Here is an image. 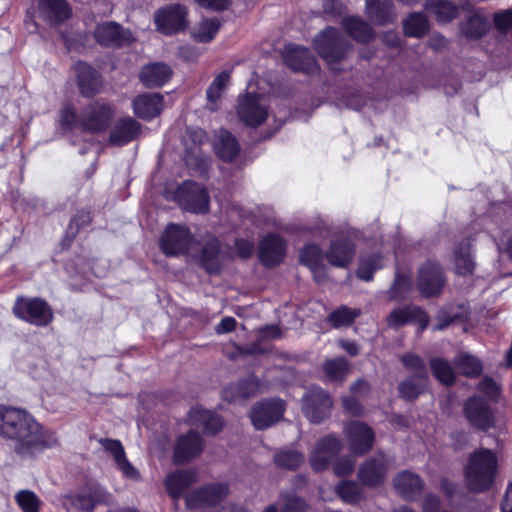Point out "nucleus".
I'll list each match as a JSON object with an SVG mask.
<instances>
[{
  "mask_svg": "<svg viewBox=\"0 0 512 512\" xmlns=\"http://www.w3.org/2000/svg\"><path fill=\"white\" fill-rule=\"evenodd\" d=\"M140 129V124L131 117L120 119L112 129L109 141L113 145H125L140 133Z\"/></svg>",
  "mask_w": 512,
  "mask_h": 512,
  "instance_id": "cd10ccee",
  "label": "nucleus"
},
{
  "mask_svg": "<svg viewBox=\"0 0 512 512\" xmlns=\"http://www.w3.org/2000/svg\"><path fill=\"white\" fill-rule=\"evenodd\" d=\"M227 494V485L213 484L191 492L186 497V504L191 509L215 505L227 496Z\"/></svg>",
  "mask_w": 512,
  "mask_h": 512,
  "instance_id": "dca6fc26",
  "label": "nucleus"
},
{
  "mask_svg": "<svg viewBox=\"0 0 512 512\" xmlns=\"http://www.w3.org/2000/svg\"><path fill=\"white\" fill-rule=\"evenodd\" d=\"M196 480L192 470H179L169 474L165 481L166 490L173 498L181 496L182 492Z\"/></svg>",
  "mask_w": 512,
  "mask_h": 512,
  "instance_id": "473e14b6",
  "label": "nucleus"
},
{
  "mask_svg": "<svg viewBox=\"0 0 512 512\" xmlns=\"http://www.w3.org/2000/svg\"><path fill=\"white\" fill-rule=\"evenodd\" d=\"M172 74L173 71L168 64L154 62L141 68L139 78L147 88H156L165 85L171 79Z\"/></svg>",
  "mask_w": 512,
  "mask_h": 512,
  "instance_id": "4be33fe9",
  "label": "nucleus"
},
{
  "mask_svg": "<svg viewBox=\"0 0 512 512\" xmlns=\"http://www.w3.org/2000/svg\"><path fill=\"white\" fill-rule=\"evenodd\" d=\"M465 413L469 422L475 427L487 429L492 426L493 414L488 404L478 397H471L466 402Z\"/></svg>",
  "mask_w": 512,
  "mask_h": 512,
  "instance_id": "393cba45",
  "label": "nucleus"
},
{
  "mask_svg": "<svg viewBox=\"0 0 512 512\" xmlns=\"http://www.w3.org/2000/svg\"><path fill=\"white\" fill-rule=\"evenodd\" d=\"M75 68L80 92L87 97L98 93L102 86L98 73L88 64L82 62L78 63Z\"/></svg>",
  "mask_w": 512,
  "mask_h": 512,
  "instance_id": "bb28decb",
  "label": "nucleus"
},
{
  "mask_svg": "<svg viewBox=\"0 0 512 512\" xmlns=\"http://www.w3.org/2000/svg\"><path fill=\"white\" fill-rule=\"evenodd\" d=\"M458 369L466 376L474 377L481 373L482 364L476 357L468 354H461L455 359Z\"/></svg>",
  "mask_w": 512,
  "mask_h": 512,
  "instance_id": "8fccbe9b",
  "label": "nucleus"
},
{
  "mask_svg": "<svg viewBox=\"0 0 512 512\" xmlns=\"http://www.w3.org/2000/svg\"><path fill=\"white\" fill-rule=\"evenodd\" d=\"M230 75L227 72H221L218 74L206 91L207 96V107L210 110H216L218 108V102L220 101L222 94L227 87Z\"/></svg>",
  "mask_w": 512,
  "mask_h": 512,
  "instance_id": "58836bf2",
  "label": "nucleus"
},
{
  "mask_svg": "<svg viewBox=\"0 0 512 512\" xmlns=\"http://www.w3.org/2000/svg\"><path fill=\"white\" fill-rule=\"evenodd\" d=\"M112 115L113 111L109 105L102 101H96L83 111L80 126L87 131H101L108 126Z\"/></svg>",
  "mask_w": 512,
  "mask_h": 512,
  "instance_id": "4468645a",
  "label": "nucleus"
},
{
  "mask_svg": "<svg viewBox=\"0 0 512 512\" xmlns=\"http://www.w3.org/2000/svg\"><path fill=\"white\" fill-rule=\"evenodd\" d=\"M197 258L200 265L209 273L217 272L222 258L219 241L215 237H208Z\"/></svg>",
  "mask_w": 512,
  "mask_h": 512,
  "instance_id": "c85d7f7f",
  "label": "nucleus"
},
{
  "mask_svg": "<svg viewBox=\"0 0 512 512\" xmlns=\"http://www.w3.org/2000/svg\"><path fill=\"white\" fill-rule=\"evenodd\" d=\"M413 311L409 308L392 311L387 319L390 326H401L412 319Z\"/></svg>",
  "mask_w": 512,
  "mask_h": 512,
  "instance_id": "bf43d9fd",
  "label": "nucleus"
},
{
  "mask_svg": "<svg viewBox=\"0 0 512 512\" xmlns=\"http://www.w3.org/2000/svg\"><path fill=\"white\" fill-rule=\"evenodd\" d=\"M284 410V402L282 400H264L258 402L253 407L250 418L256 429H266L283 416Z\"/></svg>",
  "mask_w": 512,
  "mask_h": 512,
  "instance_id": "f8f14e48",
  "label": "nucleus"
},
{
  "mask_svg": "<svg viewBox=\"0 0 512 512\" xmlns=\"http://www.w3.org/2000/svg\"><path fill=\"white\" fill-rule=\"evenodd\" d=\"M427 30L428 20L422 13H412L404 21V31L408 36L421 37Z\"/></svg>",
  "mask_w": 512,
  "mask_h": 512,
  "instance_id": "a18cd8bd",
  "label": "nucleus"
},
{
  "mask_svg": "<svg viewBox=\"0 0 512 512\" xmlns=\"http://www.w3.org/2000/svg\"><path fill=\"white\" fill-rule=\"evenodd\" d=\"M435 378L444 385H451L455 380V374L450 364L440 358L432 359L430 362Z\"/></svg>",
  "mask_w": 512,
  "mask_h": 512,
  "instance_id": "09e8293b",
  "label": "nucleus"
},
{
  "mask_svg": "<svg viewBox=\"0 0 512 512\" xmlns=\"http://www.w3.org/2000/svg\"><path fill=\"white\" fill-rule=\"evenodd\" d=\"M237 254L241 258H248L254 251V244L247 240H237L235 243Z\"/></svg>",
  "mask_w": 512,
  "mask_h": 512,
  "instance_id": "338daca9",
  "label": "nucleus"
},
{
  "mask_svg": "<svg viewBox=\"0 0 512 512\" xmlns=\"http://www.w3.org/2000/svg\"><path fill=\"white\" fill-rule=\"evenodd\" d=\"M100 444L104 450L113 457L117 468L124 477L132 480H138L140 478L138 470L127 459L124 447L119 440L101 439Z\"/></svg>",
  "mask_w": 512,
  "mask_h": 512,
  "instance_id": "aec40b11",
  "label": "nucleus"
},
{
  "mask_svg": "<svg viewBox=\"0 0 512 512\" xmlns=\"http://www.w3.org/2000/svg\"><path fill=\"white\" fill-rule=\"evenodd\" d=\"M319 55L329 65L340 62L346 54L347 45L335 28L329 27L322 31L314 40Z\"/></svg>",
  "mask_w": 512,
  "mask_h": 512,
  "instance_id": "423d86ee",
  "label": "nucleus"
},
{
  "mask_svg": "<svg viewBox=\"0 0 512 512\" xmlns=\"http://www.w3.org/2000/svg\"><path fill=\"white\" fill-rule=\"evenodd\" d=\"M426 382L427 376H413L409 380L400 384V395L407 400L415 399L424 390Z\"/></svg>",
  "mask_w": 512,
  "mask_h": 512,
  "instance_id": "49530a36",
  "label": "nucleus"
},
{
  "mask_svg": "<svg viewBox=\"0 0 512 512\" xmlns=\"http://www.w3.org/2000/svg\"><path fill=\"white\" fill-rule=\"evenodd\" d=\"M219 28L220 23L217 19H204L193 27L191 34L196 41L207 43L215 37Z\"/></svg>",
  "mask_w": 512,
  "mask_h": 512,
  "instance_id": "79ce46f5",
  "label": "nucleus"
},
{
  "mask_svg": "<svg viewBox=\"0 0 512 512\" xmlns=\"http://www.w3.org/2000/svg\"><path fill=\"white\" fill-rule=\"evenodd\" d=\"M454 262L457 274L467 275L473 272L475 263L472 259L469 242H463L458 245L454 252Z\"/></svg>",
  "mask_w": 512,
  "mask_h": 512,
  "instance_id": "e433bc0d",
  "label": "nucleus"
},
{
  "mask_svg": "<svg viewBox=\"0 0 512 512\" xmlns=\"http://www.w3.org/2000/svg\"><path fill=\"white\" fill-rule=\"evenodd\" d=\"M382 266V258L379 255L361 257L357 269V276L362 280L370 281L373 278L374 272Z\"/></svg>",
  "mask_w": 512,
  "mask_h": 512,
  "instance_id": "de8ad7c7",
  "label": "nucleus"
},
{
  "mask_svg": "<svg viewBox=\"0 0 512 512\" xmlns=\"http://www.w3.org/2000/svg\"><path fill=\"white\" fill-rule=\"evenodd\" d=\"M302 408L311 422L320 423L330 415L332 400L322 388L315 387L303 397Z\"/></svg>",
  "mask_w": 512,
  "mask_h": 512,
  "instance_id": "9d476101",
  "label": "nucleus"
},
{
  "mask_svg": "<svg viewBox=\"0 0 512 512\" xmlns=\"http://www.w3.org/2000/svg\"><path fill=\"white\" fill-rule=\"evenodd\" d=\"M270 114V99L267 95L247 93L239 97L237 115L246 126L257 127L264 123Z\"/></svg>",
  "mask_w": 512,
  "mask_h": 512,
  "instance_id": "7ed1b4c3",
  "label": "nucleus"
},
{
  "mask_svg": "<svg viewBox=\"0 0 512 512\" xmlns=\"http://www.w3.org/2000/svg\"><path fill=\"white\" fill-rule=\"evenodd\" d=\"M323 370L330 381H342L349 372V364L344 358L327 360Z\"/></svg>",
  "mask_w": 512,
  "mask_h": 512,
  "instance_id": "c03bdc74",
  "label": "nucleus"
},
{
  "mask_svg": "<svg viewBox=\"0 0 512 512\" xmlns=\"http://www.w3.org/2000/svg\"><path fill=\"white\" fill-rule=\"evenodd\" d=\"M444 283L442 269L437 263L428 261L420 268L418 287L424 296L430 297L439 294Z\"/></svg>",
  "mask_w": 512,
  "mask_h": 512,
  "instance_id": "2eb2a0df",
  "label": "nucleus"
},
{
  "mask_svg": "<svg viewBox=\"0 0 512 512\" xmlns=\"http://www.w3.org/2000/svg\"><path fill=\"white\" fill-rule=\"evenodd\" d=\"M425 9L435 15L439 22H449L457 14L455 5L447 0H427Z\"/></svg>",
  "mask_w": 512,
  "mask_h": 512,
  "instance_id": "ea45409f",
  "label": "nucleus"
},
{
  "mask_svg": "<svg viewBox=\"0 0 512 512\" xmlns=\"http://www.w3.org/2000/svg\"><path fill=\"white\" fill-rule=\"evenodd\" d=\"M94 35L96 40L105 46H120L132 39L130 32L122 30L114 22L99 24L94 31Z\"/></svg>",
  "mask_w": 512,
  "mask_h": 512,
  "instance_id": "a878e982",
  "label": "nucleus"
},
{
  "mask_svg": "<svg viewBox=\"0 0 512 512\" xmlns=\"http://www.w3.org/2000/svg\"><path fill=\"white\" fill-rule=\"evenodd\" d=\"M401 360L405 367L411 369L415 373L414 376H427L425 364L420 357L413 354H407L404 355Z\"/></svg>",
  "mask_w": 512,
  "mask_h": 512,
  "instance_id": "13d9d810",
  "label": "nucleus"
},
{
  "mask_svg": "<svg viewBox=\"0 0 512 512\" xmlns=\"http://www.w3.org/2000/svg\"><path fill=\"white\" fill-rule=\"evenodd\" d=\"M14 314L36 326H46L52 319L53 314L45 301L39 298H17L14 308Z\"/></svg>",
  "mask_w": 512,
  "mask_h": 512,
  "instance_id": "39448f33",
  "label": "nucleus"
},
{
  "mask_svg": "<svg viewBox=\"0 0 512 512\" xmlns=\"http://www.w3.org/2000/svg\"><path fill=\"white\" fill-rule=\"evenodd\" d=\"M134 114L143 120L149 121L157 117L164 107V98L157 93H144L138 95L132 103Z\"/></svg>",
  "mask_w": 512,
  "mask_h": 512,
  "instance_id": "a211bd4d",
  "label": "nucleus"
},
{
  "mask_svg": "<svg viewBox=\"0 0 512 512\" xmlns=\"http://www.w3.org/2000/svg\"><path fill=\"white\" fill-rule=\"evenodd\" d=\"M285 241L276 234H269L259 243V259L267 267L280 263L285 256Z\"/></svg>",
  "mask_w": 512,
  "mask_h": 512,
  "instance_id": "f3484780",
  "label": "nucleus"
},
{
  "mask_svg": "<svg viewBox=\"0 0 512 512\" xmlns=\"http://www.w3.org/2000/svg\"><path fill=\"white\" fill-rule=\"evenodd\" d=\"M423 481L421 478L410 471L399 473L394 479L395 489L405 498L412 499L423 489Z\"/></svg>",
  "mask_w": 512,
  "mask_h": 512,
  "instance_id": "2f4dec72",
  "label": "nucleus"
},
{
  "mask_svg": "<svg viewBox=\"0 0 512 512\" xmlns=\"http://www.w3.org/2000/svg\"><path fill=\"white\" fill-rule=\"evenodd\" d=\"M497 471V458L487 449L475 451L468 460L465 468V480L471 492H482L494 483Z\"/></svg>",
  "mask_w": 512,
  "mask_h": 512,
  "instance_id": "f03ea898",
  "label": "nucleus"
},
{
  "mask_svg": "<svg viewBox=\"0 0 512 512\" xmlns=\"http://www.w3.org/2000/svg\"><path fill=\"white\" fill-rule=\"evenodd\" d=\"M343 406L345 410L355 416H359L363 413V408L358 400L353 396L343 398Z\"/></svg>",
  "mask_w": 512,
  "mask_h": 512,
  "instance_id": "69168bd1",
  "label": "nucleus"
},
{
  "mask_svg": "<svg viewBox=\"0 0 512 512\" xmlns=\"http://www.w3.org/2000/svg\"><path fill=\"white\" fill-rule=\"evenodd\" d=\"M200 6L211 10H224L229 5V0H195Z\"/></svg>",
  "mask_w": 512,
  "mask_h": 512,
  "instance_id": "774afa93",
  "label": "nucleus"
},
{
  "mask_svg": "<svg viewBox=\"0 0 512 512\" xmlns=\"http://www.w3.org/2000/svg\"><path fill=\"white\" fill-rule=\"evenodd\" d=\"M59 123L65 129H75L80 126V118L77 117L75 110L67 105L60 112Z\"/></svg>",
  "mask_w": 512,
  "mask_h": 512,
  "instance_id": "4d7b16f0",
  "label": "nucleus"
},
{
  "mask_svg": "<svg viewBox=\"0 0 512 512\" xmlns=\"http://www.w3.org/2000/svg\"><path fill=\"white\" fill-rule=\"evenodd\" d=\"M176 198L182 209L193 213L208 211L210 197L206 189L195 182L186 181L176 191Z\"/></svg>",
  "mask_w": 512,
  "mask_h": 512,
  "instance_id": "0eeeda50",
  "label": "nucleus"
},
{
  "mask_svg": "<svg viewBox=\"0 0 512 512\" xmlns=\"http://www.w3.org/2000/svg\"><path fill=\"white\" fill-rule=\"evenodd\" d=\"M217 155L224 161H232L239 153V145L235 137L226 130H220L214 141Z\"/></svg>",
  "mask_w": 512,
  "mask_h": 512,
  "instance_id": "72a5a7b5",
  "label": "nucleus"
},
{
  "mask_svg": "<svg viewBox=\"0 0 512 512\" xmlns=\"http://www.w3.org/2000/svg\"><path fill=\"white\" fill-rule=\"evenodd\" d=\"M343 26L359 42H368L373 37L372 28L358 17L350 16L344 18Z\"/></svg>",
  "mask_w": 512,
  "mask_h": 512,
  "instance_id": "4c0bfd02",
  "label": "nucleus"
},
{
  "mask_svg": "<svg viewBox=\"0 0 512 512\" xmlns=\"http://www.w3.org/2000/svg\"><path fill=\"white\" fill-rule=\"evenodd\" d=\"M387 469V460L380 454L360 466L358 478L366 486H376L385 479Z\"/></svg>",
  "mask_w": 512,
  "mask_h": 512,
  "instance_id": "6ab92c4d",
  "label": "nucleus"
},
{
  "mask_svg": "<svg viewBox=\"0 0 512 512\" xmlns=\"http://www.w3.org/2000/svg\"><path fill=\"white\" fill-rule=\"evenodd\" d=\"M110 495L99 484H87L74 493L62 497V505L67 511L72 509L92 511L97 505L107 503Z\"/></svg>",
  "mask_w": 512,
  "mask_h": 512,
  "instance_id": "20e7f679",
  "label": "nucleus"
},
{
  "mask_svg": "<svg viewBox=\"0 0 512 512\" xmlns=\"http://www.w3.org/2000/svg\"><path fill=\"white\" fill-rule=\"evenodd\" d=\"M274 459L278 466L286 469H295L304 461L303 455L294 450L279 452L275 455Z\"/></svg>",
  "mask_w": 512,
  "mask_h": 512,
  "instance_id": "5fc2aeb1",
  "label": "nucleus"
},
{
  "mask_svg": "<svg viewBox=\"0 0 512 512\" xmlns=\"http://www.w3.org/2000/svg\"><path fill=\"white\" fill-rule=\"evenodd\" d=\"M341 440L335 436L328 435L320 439L310 454V465L315 471H322L328 468L331 459L340 452Z\"/></svg>",
  "mask_w": 512,
  "mask_h": 512,
  "instance_id": "ddd939ff",
  "label": "nucleus"
},
{
  "mask_svg": "<svg viewBox=\"0 0 512 512\" xmlns=\"http://www.w3.org/2000/svg\"><path fill=\"white\" fill-rule=\"evenodd\" d=\"M359 315V309H351L349 307L342 306L329 315V322L336 328L347 326L350 325Z\"/></svg>",
  "mask_w": 512,
  "mask_h": 512,
  "instance_id": "3c124183",
  "label": "nucleus"
},
{
  "mask_svg": "<svg viewBox=\"0 0 512 512\" xmlns=\"http://www.w3.org/2000/svg\"><path fill=\"white\" fill-rule=\"evenodd\" d=\"M495 26L501 32H506L512 24V11L507 10L495 15Z\"/></svg>",
  "mask_w": 512,
  "mask_h": 512,
  "instance_id": "0e129e2a",
  "label": "nucleus"
},
{
  "mask_svg": "<svg viewBox=\"0 0 512 512\" xmlns=\"http://www.w3.org/2000/svg\"><path fill=\"white\" fill-rule=\"evenodd\" d=\"M392 3L389 0H366L368 16L382 24L390 20Z\"/></svg>",
  "mask_w": 512,
  "mask_h": 512,
  "instance_id": "a19ab883",
  "label": "nucleus"
},
{
  "mask_svg": "<svg viewBox=\"0 0 512 512\" xmlns=\"http://www.w3.org/2000/svg\"><path fill=\"white\" fill-rule=\"evenodd\" d=\"M478 389L491 400L496 399L499 395V388L497 384L490 378H484L479 383Z\"/></svg>",
  "mask_w": 512,
  "mask_h": 512,
  "instance_id": "e2e57ef3",
  "label": "nucleus"
},
{
  "mask_svg": "<svg viewBox=\"0 0 512 512\" xmlns=\"http://www.w3.org/2000/svg\"><path fill=\"white\" fill-rule=\"evenodd\" d=\"M282 512H307V507L302 499L295 496H287L284 498Z\"/></svg>",
  "mask_w": 512,
  "mask_h": 512,
  "instance_id": "680f3d73",
  "label": "nucleus"
},
{
  "mask_svg": "<svg viewBox=\"0 0 512 512\" xmlns=\"http://www.w3.org/2000/svg\"><path fill=\"white\" fill-rule=\"evenodd\" d=\"M186 8L180 4L168 5L155 13L157 29L166 35L177 33L187 26Z\"/></svg>",
  "mask_w": 512,
  "mask_h": 512,
  "instance_id": "9b49d317",
  "label": "nucleus"
},
{
  "mask_svg": "<svg viewBox=\"0 0 512 512\" xmlns=\"http://www.w3.org/2000/svg\"><path fill=\"white\" fill-rule=\"evenodd\" d=\"M337 493L346 503H357L362 498L361 488L353 481H343L337 486Z\"/></svg>",
  "mask_w": 512,
  "mask_h": 512,
  "instance_id": "864d4df0",
  "label": "nucleus"
},
{
  "mask_svg": "<svg viewBox=\"0 0 512 512\" xmlns=\"http://www.w3.org/2000/svg\"><path fill=\"white\" fill-rule=\"evenodd\" d=\"M38 10L47 21L57 24L70 17V9L65 0H39Z\"/></svg>",
  "mask_w": 512,
  "mask_h": 512,
  "instance_id": "c756f323",
  "label": "nucleus"
},
{
  "mask_svg": "<svg viewBox=\"0 0 512 512\" xmlns=\"http://www.w3.org/2000/svg\"><path fill=\"white\" fill-rule=\"evenodd\" d=\"M15 500L23 512H39L42 501L30 490L19 491Z\"/></svg>",
  "mask_w": 512,
  "mask_h": 512,
  "instance_id": "603ef678",
  "label": "nucleus"
},
{
  "mask_svg": "<svg viewBox=\"0 0 512 512\" xmlns=\"http://www.w3.org/2000/svg\"><path fill=\"white\" fill-rule=\"evenodd\" d=\"M412 281L408 276L397 274L394 284L391 287V297L398 299L411 289Z\"/></svg>",
  "mask_w": 512,
  "mask_h": 512,
  "instance_id": "6e6d98bb",
  "label": "nucleus"
},
{
  "mask_svg": "<svg viewBox=\"0 0 512 512\" xmlns=\"http://www.w3.org/2000/svg\"><path fill=\"white\" fill-rule=\"evenodd\" d=\"M343 431L349 450L353 455L361 456L372 448L375 435L367 424L351 421L344 427Z\"/></svg>",
  "mask_w": 512,
  "mask_h": 512,
  "instance_id": "1a4fd4ad",
  "label": "nucleus"
},
{
  "mask_svg": "<svg viewBox=\"0 0 512 512\" xmlns=\"http://www.w3.org/2000/svg\"><path fill=\"white\" fill-rule=\"evenodd\" d=\"M323 254L317 245L305 246L300 252V261L314 274L316 280H320V273L324 270Z\"/></svg>",
  "mask_w": 512,
  "mask_h": 512,
  "instance_id": "c9c22d12",
  "label": "nucleus"
},
{
  "mask_svg": "<svg viewBox=\"0 0 512 512\" xmlns=\"http://www.w3.org/2000/svg\"><path fill=\"white\" fill-rule=\"evenodd\" d=\"M203 448V442L199 434L188 432L181 435L176 443L174 459L177 463H185L198 456Z\"/></svg>",
  "mask_w": 512,
  "mask_h": 512,
  "instance_id": "b1692460",
  "label": "nucleus"
},
{
  "mask_svg": "<svg viewBox=\"0 0 512 512\" xmlns=\"http://www.w3.org/2000/svg\"><path fill=\"white\" fill-rule=\"evenodd\" d=\"M0 436L10 441L15 454L22 458H34L59 443L56 433L28 411L5 405H0Z\"/></svg>",
  "mask_w": 512,
  "mask_h": 512,
  "instance_id": "f257e3e1",
  "label": "nucleus"
},
{
  "mask_svg": "<svg viewBox=\"0 0 512 512\" xmlns=\"http://www.w3.org/2000/svg\"><path fill=\"white\" fill-rule=\"evenodd\" d=\"M354 467L355 461L352 458L343 457L335 462L333 470L337 476H347L353 472Z\"/></svg>",
  "mask_w": 512,
  "mask_h": 512,
  "instance_id": "052dcab7",
  "label": "nucleus"
},
{
  "mask_svg": "<svg viewBox=\"0 0 512 512\" xmlns=\"http://www.w3.org/2000/svg\"><path fill=\"white\" fill-rule=\"evenodd\" d=\"M189 421L192 425L202 426L206 433L215 434L223 427L222 419L205 409L194 407L189 412Z\"/></svg>",
  "mask_w": 512,
  "mask_h": 512,
  "instance_id": "7c9ffc66",
  "label": "nucleus"
},
{
  "mask_svg": "<svg viewBox=\"0 0 512 512\" xmlns=\"http://www.w3.org/2000/svg\"><path fill=\"white\" fill-rule=\"evenodd\" d=\"M354 255V242L349 238H339L331 242L325 258L332 266L345 268L351 263Z\"/></svg>",
  "mask_w": 512,
  "mask_h": 512,
  "instance_id": "412c9836",
  "label": "nucleus"
},
{
  "mask_svg": "<svg viewBox=\"0 0 512 512\" xmlns=\"http://www.w3.org/2000/svg\"><path fill=\"white\" fill-rule=\"evenodd\" d=\"M284 59L286 64L295 71L313 73L318 70V65L306 48L288 45L285 49Z\"/></svg>",
  "mask_w": 512,
  "mask_h": 512,
  "instance_id": "5701e85b",
  "label": "nucleus"
},
{
  "mask_svg": "<svg viewBox=\"0 0 512 512\" xmlns=\"http://www.w3.org/2000/svg\"><path fill=\"white\" fill-rule=\"evenodd\" d=\"M192 245L189 230L180 225H168L160 238V248L167 256L191 253Z\"/></svg>",
  "mask_w": 512,
  "mask_h": 512,
  "instance_id": "6e6552de",
  "label": "nucleus"
},
{
  "mask_svg": "<svg viewBox=\"0 0 512 512\" xmlns=\"http://www.w3.org/2000/svg\"><path fill=\"white\" fill-rule=\"evenodd\" d=\"M489 28L488 20L478 13L470 16L461 27V31L468 38L474 39L483 36Z\"/></svg>",
  "mask_w": 512,
  "mask_h": 512,
  "instance_id": "37998d69",
  "label": "nucleus"
},
{
  "mask_svg": "<svg viewBox=\"0 0 512 512\" xmlns=\"http://www.w3.org/2000/svg\"><path fill=\"white\" fill-rule=\"evenodd\" d=\"M258 390V382L255 378L250 377L239 384H232L226 387L222 396L224 400L234 402L239 399H245L255 394Z\"/></svg>",
  "mask_w": 512,
  "mask_h": 512,
  "instance_id": "f704fd0d",
  "label": "nucleus"
}]
</instances>
